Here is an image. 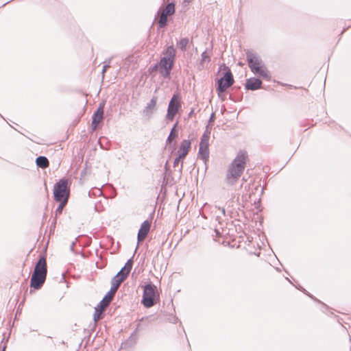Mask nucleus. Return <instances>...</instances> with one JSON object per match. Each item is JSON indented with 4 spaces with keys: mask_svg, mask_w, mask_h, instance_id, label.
<instances>
[{
    "mask_svg": "<svg viewBox=\"0 0 351 351\" xmlns=\"http://www.w3.org/2000/svg\"><path fill=\"white\" fill-rule=\"evenodd\" d=\"M113 297L110 295V293H106L102 300L98 304L99 306L105 308L106 306L109 305Z\"/></svg>",
    "mask_w": 351,
    "mask_h": 351,
    "instance_id": "obj_24",
    "label": "nucleus"
},
{
    "mask_svg": "<svg viewBox=\"0 0 351 351\" xmlns=\"http://www.w3.org/2000/svg\"><path fill=\"white\" fill-rule=\"evenodd\" d=\"M247 158L246 152L239 151L228 168L225 178L227 184L233 186L237 182L245 170Z\"/></svg>",
    "mask_w": 351,
    "mask_h": 351,
    "instance_id": "obj_1",
    "label": "nucleus"
},
{
    "mask_svg": "<svg viewBox=\"0 0 351 351\" xmlns=\"http://www.w3.org/2000/svg\"><path fill=\"white\" fill-rule=\"evenodd\" d=\"M57 217H58L55 216L53 219V221L51 222V227H50L51 230H52V228L54 229L55 227H56V221H57Z\"/></svg>",
    "mask_w": 351,
    "mask_h": 351,
    "instance_id": "obj_38",
    "label": "nucleus"
},
{
    "mask_svg": "<svg viewBox=\"0 0 351 351\" xmlns=\"http://www.w3.org/2000/svg\"><path fill=\"white\" fill-rule=\"evenodd\" d=\"M298 289L302 291H303L305 294H306L307 295H308L310 298H311L312 299L317 301V300L312 295L311 293H308L303 287H302L301 286H300L299 287H298Z\"/></svg>",
    "mask_w": 351,
    "mask_h": 351,
    "instance_id": "obj_36",
    "label": "nucleus"
},
{
    "mask_svg": "<svg viewBox=\"0 0 351 351\" xmlns=\"http://www.w3.org/2000/svg\"><path fill=\"white\" fill-rule=\"evenodd\" d=\"M211 60L210 56L207 53V51L205 50L203 51L201 54V59L197 64V69L199 71L203 70L206 66L205 64L206 62L209 63Z\"/></svg>",
    "mask_w": 351,
    "mask_h": 351,
    "instance_id": "obj_19",
    "label": "nucleus"
},
{
    "mask_svg": "<svg viewBox=\"0 0 351 351\" xmlns=\"http://www.w3.org/2000/svg\"><path fill=\"white\" fill-rule=\"evenodd\" d=\"M75 245V242H72V243L71 245V251H73V247H74Z\"/></svg>",
    "mask_w": 351,
    "mask_h": 351,
    "instance_id": "obj_44",
    "label": "nucleus"
},
{
    "mask_svg": "<svg viewBox=\"0 0 351 351\" xmlns=\"http://www.w3.org/2000/svg\"><path fill=\"white\" fill-rule=\"evenodd\" d=\"M178 112L173 111L172 109L167 108V112L165 116L166 119L169 121H173Z\"/></svg>",
    "mask_w": 351,
    "mask_h": 351,
    "instance_id": "obj_32",
    "label": "nucleus"
},
{
    "mask_svg": "<svg viewBox=\"0 0 351 351\" xmlns=\"http://www.w3.org/2000/svg\"><path fill=\"white\" fill-rule=\"evenodd\" d=\"M164 170L162 184L173 186L177 182V180H175L174 177L171 174V171L169 168L168 161L165 164Z\"/></svg>",
    "mask_w": 351,
    "mask_h": 351,
    "instance_id": "obj_15",
    "label": "nucleus"
},
{
    "mask_svg": "<svg viewBox=\"0 0 351 351\" xmlns=\"http://www.w3.org/2000/svg\"><path fill=\"white\" fill-rule=\"evenodd\" d=\"M158 98L156 96L152 97L150 101L147 104V106L143 109V114L149 119L154 113L157 104Z\"/></svg>",
    "mask_w": 351,
    "mask_h": 351,
    "instance_id": "obj_16",
    "label": "nucleus"
},
{
    "mask_svg": "<svg viewBox=\"0 0 351 351\" xmlns=\"http://www.w3.org/2000/svg\"><path fill=\"white\" fill-rule=\"evenodd\" d=\"M133 257H132L127 261L125 265L121 269H123V271L129 276L133 267Z\"/></svg>",
    "mask_w": 351,
    "mask_h": 351,
    "instance_id": "obj_27",
    "label": "nucleus"
},
{
    "mask_svg": "<svg viewBox=\"0 0 351 351\" xmlns=\"http://www.w3.org/2000/svg\"><path fill=\"white\" fill-rule=\"evenodd\" d=\"M5 348V346H3L2 351H4Z\"/></svg>",
    "mask_w": 351,
    "mask_h": 351,
    "instance_id": "obj_50",
    "label": "nucleus"
},
{
    "mask_svg": "<svg viewBox=\"0 0 351 351\" xmlns=\"http://www.w3.org/2000/svg\"><path fill=\"white\" fill-rule=\"evenodd\" d=\"M139 328H140V323H138L136 327V328L134 329V330L133 332H136V335H137V332L139 330Z\"/></svg>",
    "mask_w": 351,
    "mask_h": 351,
    "instance_id": "obj_43",
    "label": "nucleus"
},
{
    "mask_svg": "<svg viewBox=\"0 0 351 351\" xmlns=\"http://www.w3.org/2000/svg\"><path fill=\"white\" fill-rule=\"evenodd\" d=\"M86 173V169H83L81 172V176H83Z\"/></svg>",
    "mask_w": 351,
    "mask_h": 351,
    "instance_id": "obj_46",
    "label": "nucleus"
},
{
    "mask_svg": "<svg viewBox=\"0 0 351 351\" xmlns=\"http://www.w3.org/2000/svg\"><path fill=\"white\" fill-rule=\"evenodd\" d=\"M194 114H195V109L191 108V110H190V112L188 114V118L191 117Z\"/></svg>",
    "mask_w": 351,
    "mask_h": 351,
    "instance_id": "obj_41",
    "label": "nucleus"
},
{
    "mask_svg": "<svg viewBox=\"0 0 351 351\" xmlns=\"http://www.w3.org/2000/svg\"><path fill=\"white\" fill-rule=\"evenodd\" d=\"M104 310L103 307L99 306V304L95 308V312L93 314V319L96 322L100 319H101L104 316L102 315V311Z\"/></svg>",
    "mask_w": 351,
    "mask_h": 351,
    "instance_id": "obj_25",
    "label": "nucleus"
},
{
    "mask_svg": "<svg viewBox=\"0 0 351 351\" xmlns=\"http://www.w3.org/2000/svg\"><path fill=\"white\" fill-rule=\"evenodd\" d=\"M209 146H199L197 154L198 158L203 160L204 164L206 165L209 158Z\"/></svg>",
    "mask_w": 351,
    "mask_h": 351,
    "instance_id": "obj_17",
    "label": "nucleus"
},
{
    "mask_svg": "<svg viewBox=\"0 0 351 351\" xmlns=\"http://www.w3.org/2000/svg\"><path fill=\"white\" fill-rule=\"evenodd\" d=\"M178 137V121H176L170 130V133L166 140V143L169 147V149H171L172 151L176 149V142L175 139Z\"/></svg>",
    "mask_w": 351,
    "mask_h": 351,
    "instance_id": "obj_10",
    "label": "nucleus"
},
{
    "mask_svg": "<svg viewBox=\"0 0 351 351\" xmlns=\"http://www.w3.org/2000/svg\"><path fill=\"white\" fill-rule=\"evenodd\" d=\"M176 49L173 45L168 46L163 51L158 64L159 73L165 79H170L171 71L176 62Z\"/></svg>",
    "mask_w": 351,
    "mask_h": 351,
    "instance_id": "obj_3",
    "label": "nucleus"
},
{
    "mask_svg": "<svg viewBox=\"0 0 351 351\" xmlns=\"http://www.w3.org/2000/svg\"><path fill=\"white\" fill-rule=\"evenodd\" d=\"M138 335L136 332H132L129 338L121 343V348H130L134 346L138 341Z\"/></svg>",
    "mask_w": 351,
    "mask_h": 351,
    "instance_id": "obj_18",
    "label": "nucleus"
},
{
    "mask_svg": "<svg viewBox=\"0 0 351 351\" xmlns=\"http://www.w3.org/2000/svg\"><path fill=\"white\" fill-rule=\"evenodd\" d=\"M105 104V101H102L101 102H100L97 110L94 112L92 116L91 128L93 130L97 129V124L103 119Z\"/></svg>",
    "mask_w": 351,
    "mask_h": 351,
    "instance_id": "obj_9",
    "label": "nucleus"
},
{
    "mask_svg": "<svg viewBox=\"0 0 351 351\" xmlns=\"http://www.w3.org/2000/svg\"><path fill=\"white\" fill-rule=\"evenodd\" d=\"M120 285H121L120 282H117V281L114 282V281L111 280V287H110V291H108L107 293H110V295L114 297L115 292L119 289Z\"/></svg>",
    "mask_w": 351,
    "mask_h": 351,
    "instance_id": "obj_31",
    "label": "nucleus"
},
{
    "mask_svg": "<svg viewBox=\"0 0 351 351\" xmlns=\"http://www.w3.org/2000/svg\"><path fill=\"white\" fill-rule=\"evenodd\" d=\"M189 40L188 38H182L178 45L182 51H185L186 50L187 45L189 44Z\"/></svg>",
    "mask_w": 351,
    "mask_h": 351,
    "instance_id": "obj_30",
    "label": "nucleus"
},
{
    "mask_svg": "<svg viewBox=\"0 0 351 351\" xmlns=\"http://www.w3.org/2000/svg\"><path fill=\"white\" fill-rule=\"evenodd\" d=\"M168 108L176 112H179L182 108L181 96L178 92H176L173 94L171 99L169 102Z\"/></svg>",
    "mask_w": 351,
    "mask_h": 351,
    "instance_id": "obj_14",
    "label": "nucleus"
},
{
    "mask_svg": "<svg viewBox=\"0 0 351 351\" xmlns=\"http://www.w3.org/2000/svg\"><path fill=\"white\" fill-rule=\"evenodd\" d=\"M191 143L190 140L184 139L181 142L178 150V156L176 157L173 161L174 168L178 165L181 160H183L185 158L189 150L191 149Z\"/></svg>",
    "mask_w": 351,
    "mask_h": 351,
    "instance_id": "obj_7",
    "label": "nucleus"
},
{
    "mask_svg": "<svg viewBox=\"0 0 351 351\" xmlns=\"http://www.w3.org/2000/svg\"><path fill=\"white\" fill-rule=\"evenodd\" d=\"M47 276L41 274H32L30 279V288L34 290L41 289L44 285Z\"/></svg>",
    "mask_w": 351,
    "mask_h": 351,
    "instance_id": "obj_12",
    "label": "nucleus"
},
{
    "mask_svg": "<svg viewBox=\"0 0 351 351\" xmlns=\"http://www.w3.org/2000/svg\"><path fill=\"white\" fill-rule=\"evenodd\" d=\"M67 202L68 200L66 197L64 198L63 200L59 202L60 203L55 210V216L58 217V215L62 214L63 208L66 206Z\"/></svg>",
    "mask_w": 351,
    "mask_h": 351,
    "instance_id": "obj_28",
    "label": "nucleus"
},
{
    "mask_svg": "<svg viewBox=\"0 0 351 351\" xmlns=\"http://www.w3.org/2000/svg\"><path fill=\"white\" fill-rule=\"evenodd\" d=\"M156 71L159 72V66L158 64V62L150 66L148 69V72L150 75Z\"/></svg>",
    "mask_w": 351,
    "mask_h": 351,
    "instance_id": "obj_34",
    "label": "nucleus"
},
{
    "mask_svg": "<svg viewBox=\"0 0 351 351\" xmlns=\"http://www.w3.org/2000/svg\"><path fill=\"white\" fill-rule=\"evenodd\" d=\"M182 168H183V163L182 162L181 165H180L179 171H179V174H178V180H180L181 178Z\"/></svg>",
    "mask_w": 351,
    "mask_h": 351,
    "instance_id": "obj_39",
    "label": "nucleus"
},
{
    "mask_svg": "<svg viewBox=\"0 0 351 351\" xmlns=\"http://www.w3.org/2000/svg\"><path fill=\"white\" fill-rule=\"evenodd\" d=\"M167 25V14L162 12L158 21V28H164Z\"/></svg>",
    "mask_w": 351,
    "mask_h": 351,
    "instance_id": "obj_26",
    "label": "nucleus"
},
{
    "mask_svg": "<svg viewBox=\"0 0 351 351\" xmlns=\"http://www.w3.org/2000/svg\"><path fill=\"white\" fill-rule=\"evenodd\" d=\"M147 317H143L139 319V322L144 321L145 319H147Z\"/></svg>",
    "mask_w": 351,
    "mask_h": 351,
    "instance_id": "obj_45",
    "label": "nucleus"
},
{
    "mask_svg": "<svg viewBox=\"0 0 351 351\" xmlns=\"http://www.w3.org/2000/svg\"><path fill=\"white\" fill-rule=\"evenodd\" d=\"M143 289L141 304L146 308L153 306L159 300L157 287L151 281L142 287Z\"/></svg>",
    "mask_w": 351,
    "mask_h": 351,
    "instance_id": "obj_4",
    "label": "nucleus"
},
{
    "mask_svg": "<svg viewBox=\"0 0 351 351\" xmlns=\"http://www.w3.org/2000/svg\"><path fill=\"white\" fill-rule=\"evenodd\" d=\"M95 210L97 212H99L96 204L95 205Z\"/></svg>",
    "mask_w": 351,
    "mask_h": 351,
    "instance_id": "obj_49",
    "label": "nucleus"
},
{
    "mask_svg": "<svg viewBox=\"0 0 351 351\" xmlns=\"http://www.w3.org/2000/svg\"><path fill=\"white\" fill-rule=\"evenodd\" d=\"M36 165L38 168L45 169L49 167V162L45 156H39L36 158Z\"/></svg>",
    "mask_w": 351,
    "mask_h": 351,
    "instance_id": "obj_21",
    "label": "nucleus"
},
{
    "mask_svg": "<svg viewBox=\"0 0 351 351\" xmlns=\"http://www.w3.org/2000/svg\"><path fill=\"white\" fill-rule=\"evenodd\" d=\"M178 319V318L176 317V316H172V319H169L170 322L173 323H176Z\"/></svg>",
    "mask_w": 351,
    "mask_h": 351,
    "instance_id": "obj_42",
    "label": "nucleus"
},
{
    "mask_svg": "<svg viewBox=\"0 0 351 351\" xmlns=\"http://www.w3.org/2000/svg\"><path fill=\"white\" fill-rule=\"evenodd\" d=\"M175 3L173 2H170L167 4L162 12L167 15H173L175 13Z\"/></svg>",
    "mask_w": 351,
    "mask_h": 351,
    "instance_id": "obj_29",
    "label": "nucleus"
},
{
    "mask_svg": "<svg viewBox=\"0 0 351 351\" xmlns=\"http://www.w3.org/2000/svg\"><path fill=\"white\" fill-rule=\"evenodd\" d=\"M245 54L248 66L251 71L254 75H258L267 81H270L271 76L263 60L258 53L252 49H247L245 51Z\"/></svg>",
    "mask_w": 351,
    "mask_h": 351,
    "instance_id": "obj_2",
    "label": "nucleus"
},
{
    "mask_svg": "<svg viewBox=\"0 0 351 351\" xmlns=\"http://www.w3.org/2000/svg\"><path fill=\"white\" fill-rule=\"evenodd\" d=\"M221 213H223V215H226V210L224 208H221Z\"/></svg>",
    "mask_w": 351,
    "mask_h": 351,
    "instance_id": "obj_47",
    "label": "nucleus"
},
{
    "mask_svg": "<svg viewBox=\"0 0 351 351\" xmlns=\"http://www.w3.org/2000/svg\"><path fill=\"white\" fill-rule=\"evenodd\" d=\"M210 135V130L208 125H206V130L200 138L199 146H209V138Z\"/></svg>",
    "mask_w": 351,
    "mask_h": 351,
    "instance_id": "obj_20",
    "label": "nucleus"
},
{
    "mask_svg": "<svg viewBox=\"0 0 351 351\" xmlns=\"http://www.w3.org/2000/svg\"><path fill=\"white\" fill-rule=\"evenodd\" d=\"M263 82L258 77H252L246 80L245 88L247 90H257L261 88Z\"/></svg>",
    "mask_w": 351,
    "mask_h": 351,
    "instance_id": "obj_13",
    "label": "nucleus"
},
{
    "mask_svg": "<svg viewBox=\"0 0 351 351\" xmlns=\"http://www.w3.org/2000/svg\"><path fill=\"white\" fill-rule=\"evenodd\" d=\"M47 265L46 255L45 254H39L38 260L35 264L32 274H41L47 276Z\"/></svg>",
    "mask_w": 351,
    "mask_h": 351,
    "instance_id": "obj_8",
    "label": "nucleus"
},
{
    "mask_svg": "<svg viewBox=\"0 0 351 351\" xmlns=\"http://www.w3.org/2000/svg\"><path fill=\"white\" fill-rule=\"evenodd\" d=\"M110 61L109 60L107 63L104 62V65L103 66L101 73L103 75V77L104 76V73L106 71V70L110 67Z\"/></svg>",
    "mask_w": 351,
    "mask_h": 351,
    "instance_id": "obj_37",
    "label": "nucleus"
},
{
    "mask_svg": "<svg viewBox=\"0 0 351 351\" xmlns=\"http://www.w3.org/2000/svg\"><path fill=\"white\" fill-rule=\"evenodd\" d=\"M128 275L123 271V269H120L119 272L112 278V281L120 282L121 284L127 278Z\"/></svg>",
    "mask_w": 351,
    "mask_h": 351,
    "instance_id": "obj_23",
    "label": "nucleus"
},
{
    "mask_svg": "<svg viewBox=\"0 0 351 351\" xmlns=\"http://www.w3.org/2000/svg\"><path fill=\"white\" fill-rule=\"evenodd\" d=\"M151 225L152 221L148 219L145 220L141 223L137 234L138 243H142L146 239L148 233L149 232Z\"/></svg>",
    "mask_w": 351,
    "mask_h": 351,
    "instance_id": "obj_11",
    "label": "nucleus"
},
{
    "mask_svg": "<svg viewBox=\"0 0 351 351\" xmlns=\"http://www.w3.org/2000/svg\"><path fill=\"white\" fill-rule=\"evenodd\" d=\"M183 1L184 2H186V3H191L192 1V0H183Z\"/></svg>",
    "mask_w": 351,
    "mask_h": 351,
    "instance_id": "obj_48",
    "label": "nucleus"
},
{
    "mask_svg": "<svg viewBox=\"0 0 351 351\" xmlns=\"http://www.w3.org/2000/svg\"><path fill=\"white\" fill-rule=\"evenodd\" d=\"M232 90L233 91V93L230 94L229 99L234 101H241L243 98L242 93H238V95L234 96V93H237L241 91V87L234 86L232 88Z\"/></svg>",
    "mask_w": 351,
    "mask_h": 351,
    "instance_id": "obj_22",
    "label": "nucleus"
},
{
    "mask_svg": "<svg viewBox=\"0 0 351 351\" xmlns=\"http://www.w3.org/2000/svg\"><path fill=\"white\" fill-rule=\"evenodd\" d=\"M215 119H216L215 113L212 112L210 115V117L208 119V123L207 124V125H208V129H210V130L212 129V125H213V123L215 122Z\"/></svg>",
    "mask_w": 351,
    "mask_h": 351,
    "instance_id": "obj_33",
    "label": "nucleus"
},
{
    "mask_svg": "<svg viewBox=\"0 0 351 351\" xmlns=\"http://www.w3.org/2000/svg\"><path fill=\"white\" fill-rule=\"evenodd\" d=\"M234 82V79L230 69L227 67V70L220 78L215 80L216 91L218 96L224 100L223 96L226 93L227 89L231 87Z\"/></svg>",
    "mask_w": 351,
    "mask_h": 351,
    "instance_id": "obj_6",
    "label": "nucleus"
},
{
    "mask_svg": "<svg viewBox=\"0 0 351 351\" xmlns=\"http://www.w3.org/2000/svg\"><path fill=\"white\" fill-rule=\"evenodd\" d=\"M214 232L215 233V236L216 237H221V234L220 231L218 229H215Z\"/></svg>",
    "mask_w": 351,
    "mask_h": 351,
    "instance_id": "obj_40",
    "label": "nucleus"
},
{
    "mask_svg": "<svg viewBox=\"0 0 351 351\" xmlns=\"http://www.w3.org/2000/svg\"><path fill=\"white\" fill-rule=\"evenodd\" d=\"M24 283H25V284H26V283H27V280H25Z\"/></svg>",
    "mask_w": 351,
    "mask_h": 351,
    "instance_id": "obj_51",
    "label": "nucleus"
},
{
    "mask_svg": "<svg viewBox=\"0 0 351 351\" xmlns=\"http://www.w3.org/2000/svg\"><path fill=\"white\" fill-rule=\"evenodd\" d=\"M101 194V191L99 189H97L95 191H94L93 190H90L88 192L89 197L100 195Z\"/></svg>",
    "mask_w": 351,
    "mask_h": 351,
    "instance_id": "obj_35",
    "label": "nucleus"
},
{
    "mask_svg": "<svg viewBox=\"0 0 351 351\" xmlns=\"http://www.w3.org/2000/svg\"><path fill=\"white\" fill-rule=\"evenodd\" d=\"M71 181L67 178H60L53 186V197L56 202H60L64 198L69 200Z\"/></svg>",
    "mask_w": 351,
    "mask_h": 351,
    "instance_id": "obj_5",
    "label": "nucleus"
}]
</instances>
